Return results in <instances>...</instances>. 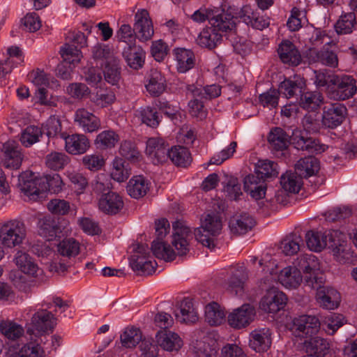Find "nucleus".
<instances>
[{
	"label": "nucleus",
	"instance_id": "1",
	"mask_svg": "<svg viewBox=\"0 0 357 357\" xmlns=\"http://www.w3.org/2000/svg\"><path fill=\"white\" fill-rule=\"evenodd\" d=\"M297 267L283 268L278 276L280 282L286 288H296L302 282L315 289L324 282V274L318 259L312 254L301 255L297 259Z\"/></svg>",
	"mask_w": 357,
	"mask_h": 357
},
{
	"label": "nucleus",
	"instance_id": "2",
	"mask_svg": "<svg viewBox=\"0 0 357 357\" xmlns=\"http://www.w3.org/2000/svg\"><path fill=\"white\" fill-rule=\"evenodd\" d=\"M222 228V220L217 213L206 215L201 227L195 229V236L198 242L210 250H214L215 237L219 235Z\"/></svg>",
	"mask_w": 357,
	"mask_h": 357
},
{
	"label": "nucleus",
	"instance_id": "3",
	"mask_svg": "<svg viewBox=\"0 0 357 357\" xmlns=\"http://www.w3.org/2000/svg\"><path fill=\"white\" fill-rule=\"evenodd\" d=\"M26 236L24 224L17 220H10L0 226V242L7 248L20 245Z\"/></svg>",
	"mask_w": 357,
	"mask_h": 357
},
{
	"label": "nucleus",
	"instance_id": "4",
	"mask_svg": "<svg viewBox=\"0 0 357 357\" xmlns=\"http://www.w3.org/2000/svg\"><path fill=\"white\" fill-rule=\"evenodd\" d=\"M329 248L332 250L335 260L340 264H351L356 258L354 251L347 241V235L339 230L330 231Z\"/></svg>",
	"mask_w": 357,
	"mask_h": 357
},
{
	"label": "nucleus",
	"instance_id": "5",
	"mask_svg": "<svg viewBox=\"0 0 357 357\" xmlns=\"http://www.w3.org/2000/svg\"><path fill=\"white\" fill-rule=\"evenodd\" d=\"M134 253L131 256L130 265L135 271L150 275L155 271L156 262L150 259L149 248L146 245H134Z\"/></svg>",
	"mask_w": 357,
	"mask_h": 357
},
{
	"label": "nucleus",
	"instance_id": "6",
	"mask_svg": "<svg viewBox=\"0 0 357 357\" xmlns=\"http://www.w3.org/2000/svg\"><path fill=\"white\" fill-rule=\"evenodd\" d=\"M18 186L25 195L33 198L47 191L44 178L30 171L24 172L19 176Z\"/></svg>",
	"mask_w": 357,
	"mask_h": 357
},
{
	"label": "nucleus",
	"instance_id": "7",
	"mask_svg": "<svg viewBox=\"0 0 357 357\" xmlns=\"http://www.w3.org/2000/svg\"><path fill=\"white\" fill-rule=\"evenodd\" d=\"M335 82L328 92L329 97L336 100H344L354 96L356 93V82L349 75H336Z\"/></svg>",
	"mask_w": 357,
	"mask_h": 357
},
{
	"label": "nucleus",
	"instance_id": "8",
	"mask_svg": "<svg viewBox=\"0 0 357 357\" xmlns=\"http://www.w3.org/2000/svg\"><path fill=\"white\" fill-rule=\"evenodd\" d=\"M320 329V322L315 316L303 314L293 320L292 330L296 336L308 339Z\"/></svg>",
	"mask_w": 357,
	"mask_h": 357
},
{
	"label": "nucleus",
	"instance_id": "9",
	"mask_svg": "<svg viewBox=\"0 0 357 357\" xmlns=\"http://www.w3.org/2000/svg\"><path fill=\"white\" fill-rule=\"evenodd\" d=\"M13 262L21 273L29 278H38L43 274V270L39 267L36 260L23 250L15 252Z\"/></svg>",
	"mask_w": 357,
	"mask_h": 357
},
{
	"label": "nucleus",
	"instance_id": "10",
	"mask_svg": "<svg viewBox=\"0 0 357 357\" xmlns=\"http://www.w3.org/2000/svg\"><path fill=\"white\" fill-rule=\"evenodd\" d=\"M2 164L8 169H17L22 165L23 154L18 143L14 140H8L3 145Z\"/></svg>",
	"mask_w": 357,
	"mask_h": 357
},
{
	"label": "nucleus",
	"instance_id": "11",
	"mask_svg": "<svg viewBox=\"0 0 357 357\" xmlns=\"http://www.w3.org/2000/svg\"><path fill=\"white\" fill-rule=\"evenodd\" d=\"M255 316V308L250 304H244L231 312L227 320L231 327L241 329L248 326L254 320Z\"/></svg>",
	"mask_w": 357,
	"mask_h": 357
},
{
	"label": "nucleus",
	"instance_id": "12",
	"mask_svg": "<svg viewBox=\"0 0 357 357\" xmlns=\"http://www.w3.org/2000/svg\"><path fill=\"white\" fill-rule=\"evenodd\" d=\"M134 30L138 39L142 42L147 41L152 38L154 31L147 10L142 9L136 13Z\"/></svg>",
	"mask_w": 357,
	"mask_h": 357
},
{
	"label": "nucleus",
	"instance_id": "13",
	"mask_svg": "<svg viewBox=\"0 0 357 357\" xmlns=\"http://www.w3.org/2000/svg\"><path fill=\"white\" fill-rule=\"evenodd\" d=\"M346 114L347 108L342 104H331L324 108L322 123L328 128H335L343 122Z\"/></svg>",
	"mask_w": 357,
	"mask_h": 357
},
{
	"label": "nucleus",
	"instance_id": "14",
	"mask_svg": "<svg viewBox=\"0 0 357 357\" xmlns=\"http://www.w3.org/2000/svg\"><path fill=\"white\" fill-rule=\"evenodd\" d=\"M174 233L172 245L177 251V255H185L188 249V237L190 233V229L180 220L174 222L172 225Z\"/></svg>",
	"mask_w": 357,
	"mask_h": 357
},
{
	"label": "nucleus",
	"instance_id": "15",
	"mask_svg": "<svg viewBox=\"0 0 357 357\" xmlns=\"http://www.w3.org/2000/svg\"><path fill=\"white\" fill-rule=\"evenodd\" d=\"M31 324L38 332L46 333L53 331L56 325V318L47 309H41L33 314Z\"/></svg>",
	"mask_w": 357,
	"mask_h": 357
},
{
	"label": "nucleus",
	"instance_id": "16",
	"mask_svg": "<svg viewBox=\"0 0 357 357\" xmlns=\"http://www.w3.org/2000/svg\"><path fill=\"white\" fill-rule=\"evenodd\" d=\"M292 144L298 150L306 151L310 153H321L324 152L328 146L320 143L318 139L307 137L303 133L294 132L292 137Z\"/></svg>",
	"mask_w": 357,
	"mask_h": 357
},
{
	"label": "nucleus",
	"instance_id": "17",
	"mask_svg": "<svg viewBox=\"0 0 357 357\" xmlns=\"http://www.w3.org/2000/svg\"><path fill=\"white\" fill-rule=\"evenodd\" d=\"M155 341L158 346L169 352L178 351L183 346V340L180 336L168 330H160L157 332Z\"/></svg>",
	"mask_w": 357,
	"mask_h": 357
},
{
	"label": "nucleus",
	"instance_id": "18",
	"mask_svg": "<svg viewBox=\"0 0 357 357\" xmlns=\"http://www.w3.org/2000/svg\"><path fill=\"white\" fill-rule=\"evenodd\" d=\"M122 197L114 192L103 193L98 200V208L104 213L115 215L123 208Z\"/></svg>",
	"mask_w": 357,
	"mask_h": 357
},
{
	"label": "nucleus",
	"instance_id": "19",
	"mask_svg": "<svg viewBox=\"0 0 357 357\" xmlns=\"http://www.w3.org/2000/svg\"><path fill=\"white\" fill-rule=\"evenodd\" d=\"M271 335L268 328L254 330L250 334V347L257 352L266 351L272 344Z\"/></svg>",
	"mask_w": 357,
	"mask_h": 357
},
{
	"label": "nucleus",
	"instance_id": "20",
	"mask_svg": "<svg viewBox=\"0 0 357 357\" xmlns=\"http://www.w3.org/2000/svg\"><path fill=\"white\" fill-rule=\"evenodd\" d=\"M74 121L77 126L87 132H94L100 127V119L84 108L76 110L74 115Z\"/></svg>",
	"mask_w": 357,
	"mask_h": 357
},
{
	"label": "nucleus",
	"instance_id": "21",
	"mask_svg": "<svg viewBox=\"0 0 357 357\" xmlns=\"http://www.w3.org/2000/svg\"><path fill=\"white\" fill-rule=\"evenodd\" d=\"M213 16L211 21V25L215 31L220 32H227L232 31L236 27V18L229 10L220 11L215 8Z\"/></svg>",
	"mask_w": 357,
	"mask_h": 357
},
{
	"label": "nucleus",
	"instance_id": "22",
	"mask_svg": "<svg viewBox=\"0 0 357 357\" xmlns=\"http://www.w3.org/2000/svg\"><path fill=\"white\" fill-rule=\"evenodd\" d=\"M255 225L254 218L247 213L235 214L229 222V228L233 234L242 235L250 231Z\"/></svg>",
	"mask_w": 357,
	"mask_h": 357
},
{
	"label": "nucleus",
	"instance_id": "23",
	"mask_svg": "<svg viewBox=\"0 0 357 357\" xmlns=\"http://www.w3.org/2000/svg\"><path fill=\"white\" fill-rule=\"evenodd\" d=\"M169 149L164 140L152 137L146 142V153L154 164L161 163L167 159Z\"/></svg>",
	"mask_w": 357,
	"mask_h": 357
},
{
	"label": "nucleus",
	"instance_id": "24",
	"mask_svg": "<svg viewBox=\"0 0 357 357\" xmlns=\"http://www.w3.org/2000/svg\"><path fill=\"white\" fill-rule=\"evenodd\" d=\"M287 298L281 291H270L261 299L260 307L268 313H275L282 309Z\"/></svg>",
	"mask_w": 357,
	"mask_h": 357
},
{
	"label": "nucleus",
	"instance_id": "25",
	"mask_svg": "<svg viewBox=\"0 0 357 357\" xmlns=\"http://www.w3.org/2000/svg\"><path fill=\"white\" fill-rule=\"evenodd\" d=\"M63 139L66 151L71 155L84 154L90 147L89 139L82 134L66 135Z\"/></svg>",
	"mask_w": 357,
	"mask_h": 357
},
{
	"label": "nucleus",
	"instance_id": "26",
	"mask_svg": "<svg viewBox=\"0 0 357 357\" xmlns=\"http://www.w3.org/2000/svg\"><path fill=\"white\" fill-rule=\"evenodd\" d=\"M122 54L130 68L139 70L143 67L145 62L146 52L141 46L135 45L125 47Z\"/></svg>",
	"mask_w": 357,
	"mask_h": 357
},
{
	"label": "nucleus",
	"instance_id": "27",
	"mask_svg": "<svg viewBox=\"0 0 357 357\" xmlns=\"http://www.w3.org/2000/svg\"><path fill=\"white\" fill-rule=\"evenodd\" d=\"M316 298L319 304L323 308L334 310L337 307L340 303V294L333 288L318 287Z\"/></svg>",
	"mask_w": 357,
	"mask_h": 357
},
{
	"label": "nucleus",
	"instance_id": "28",
	"mask_svg": "<svg viewBox=\"0 0 357 357\" xmlns=\"http://www.w3.org/2000/svg\"><path fill=\"white\" fill-rule=\"evenodd\" d=\"M278 52L284 63L298 66L301 62V55L295 45L289 40H284L279 45Z\"/></svg>",
	"mask_w": 357,
	"mask_h": 357
},
{
	"label": "nucleus",
	"instance_id": "29",
	"mask_svg": "<svg viewBox=\"0 0 357 357\" xmlns=\"http://www.w3.org/2000/svg\"><path fill=\"white\" fill-rule=\"evenodd\" d=\"M244 190L253 199L258 200L265 197L266 184L264 180L258 176L250 174L244 178Z\"/></svg>",
	"mask_w": 357,
	"mask_h": 357
},
{
	"label": "nucleus",
	"instance_id": "30",
	"mask_svg": "<svg viewBox=\"0 0 357 357\" xmlns=\"http://www.w3.org/2000/svg\"><path fill=\"white\" fill-rule=\"evenodd\" d=\"M6 353L9 357H45L43 348L35 341L27 342L18 349L10 348Z\"/></svg>",
	"mask_w": 357,
	"mask_h": 357
},
{
	"label": "nucleus",
	"instance_id": "31",
	"mask_svg": "<svg viewBox=\"0 0 357 357\" xmlns=\"http://www.w3.org/2000/svg\"><path fill=\"white\" fill-rule=\"evenodd\" d=\"M304 342L307 356H312L314 357H324L326 355L330 349L329 342L321 337H311Z\"/></svg>",
	"mask_w": 357,
	"mask_h": 357
},
{
	"label": "nucleus",
	"instance_id": "32",
	"mask_svg": "<svg viewBox=\"0 0 357 357\" xmlns=\"http://www.w3.org/2000/svg\"><path fill=\"white\" fill-rule=\"evenodd\" d=\"M38 232L47 241L55 239L61 232L57 221L51 216H45L38 222Z\"/></svg>",
	"mask_w": 357,
	"mask_h": 357
},
{
	"label": "nucleus",
	"instance_id": "33",
	"mask_svg": "<svg viewBox=\"0 0 357 357\" xmlns=\"http://www.w3.org/2000/svg\"><path fill=\"white\" fill-rule=\"evenodd\" d=\"M174 54L176 61L177 70L181 73H185L195 65V55L193 52L185 48H176Z\"/></svg>",
	"mask_w": 357,
	"mask_h": 357
},
{
	"label": "nucleus",
	"instance_id": "34",
	"mask_svg": "<svg viewBox=\"0 0 357 357\" xmlns=\"http://www.w3.org/2000/svg\"><path fill=\"white\" fill-rule=\"evenodd\" d=\"M222 33L215 31L212 26L204 29L199 34L196 41L203 47L213 49L222 41Z\"/></svg>",
	"mask_w": 357,
	"mask_h": 357
},
{
	"label": "nucleus",
	"instance_id": "35",
	"mask_svg": "<svg viewBox=\"0 0 357 357\" xmlns=\"http://www.w3.org/2000/svg\"><path fill=\"white\" fill-rule=\"evenodd\" d=\"M150 183L143 176H135L130 179L127 184V192L128 195L135 198L139 199L144 197L149 190Z\"/></svg>",
	"mask_w": 357,
	"mask_h": 357
},
{
	"label": "nucleus",
	"instance_id": "36",
	"mask_svg": "<svg viewBox=\"0 0 357 357\" xmlns=\"http://www.w3.org/2000/svg\"><path fill=\"white\" fill-rule=\"evenodd\" d=\"M295 169L301 177H310L318 172L319 162L314 157H305L297 162Z\"/></svg>",
	"mask_w": 357,
	"mask_h": 357
},
{
	"label": "nucleus",
	"instance_id": "37",
	"mask_svg": "<svg viewBox=\"0 0 357 357\" xmlns=\"http://www.w3.org/2000/svg\"><path fill=\"white\" fill-rule=\"evenodd\" d=\"M329 235L321 231H309L306 233V244L310 250L320 252L329 245Z\"/></svg>",
	"mask_w": 357,
	"mask_h": 357
},
{
	"label": "nucleus",
	"instance_id": "38",
	"mask_svg": "<svg viewBox=\"0 0 357 357\" xmlns=\"http://www.w3.org/2000/svg\"><path fill=\"white\" fill-rule=\"evenodd\" d=\"M268 139L275 151H284L290 144L289 135L283 129L278 127L271 130Z\"/></svg>",
	"mask_w": 357,
	"mask_h": 357
},
{
	"label": "nucleus",
	"instance_id": "39",
	"mask_svg": "<svg viewBox=\"0 0 357 357\" xmlns=\"http://www.w3.org/2000/svg\"><path fill=\"white\" fill-rule=\"evenodd\" d=\"M310 57L315 62H319L322 65L330 68H336L338 66L337 54L328 47H324L320 50H313L310 53Z\"/></svg>",
	"mask_w": 357,
	"mask_h": 357
},
{
	"label": "nucleus",
	"instance_id": "40",
	"mask_svg": "<svg viewBox=\"0 0 357 357\" xmlns=\"http://www.w3.org/2000/svg\"><path fill=\"white\" fill-rule=\"evenodd\" d=\"M176 319L185 324L195 323L198 320V313L189 299L183 300L178 312L175 314Z\"/></svg>",
	"mask_w": 357,
	"mask_h": 357
},
{
	"label": "nucleus",
	"instance_id": "41",
	"mask_svg": "<svg viewBox=\"0 0 357 357\" xmlns=\"http://www.w3.org/2000/svg\"><path fill=\"white\" fill-rule=\"evenodd\" d=\"M248 278V273L244 266H240L234 271L228 280L227 289L234 292L235 294H240L244 287V284Z\"/></svg>",
	"mask_w": 357,
	"mask_h": 357
},
{
	"label": "nucleus",
	"instance_id": "42",
	"mask_svg": "<svg viewBox=\"0 0 357 357\" xmlns=\"http://www.w3.org/2000/svg\"><path fill=\"white\" fill-rule=\"evenodd\" d=\"M169 158L177 166L185 167L192 161L191 154L189 150L181 146H175L168 151L167 158Z\"/></svg>",
	"mask_w": 357,
	"mask_h": 357
},
{
	"label": "nucleus",
	"instance_id": "43",
	"mask_svg": "<svg viewBox=\"0 0 357 357\" xmlns=\"http://www.w3.org/2000/svg\"><path fill=\"white\" fill-rule=\"evenodd\" d=\"M187 90L193 98H200V99H212L221 94V88L218 84L207 85L203 88L190 85L187 87Z\"/></svg>",
	"mask_w": 357,
	"mask_h": 357
},
{
	"label": "nucleus",
	"instance_id": "44",
	"mask_svg": "<svg viewBox=\"0 0 357 357\" xmlns=\"http://www.w3.org/2000/svg\"><path fill=\"white\" fill-rule=\"evenodd\" d=\"M146 90L153 96H159L162 93L166 88V79L162 74L157 70H152L148 84L146 85Z\"/></svg>",
	"mask_w": 357,
	"mask_h": 357
},
{
	"label": "nucleus",
	"instance_id": "45",
	"mask_svg": "<svg viewBox=\"0 0 357 357\" xmlns=\"http://www.w3.org/2000/svg\"><path fill=\"white\" fill-rule=\"evenodd\" d=\"M105 80L112 84H116L121 77L120 60L116 56L111 58L101 66Z\"/></svg>",
	"mask_w": 357,
	"mask_h": 357
},
{
	"label": "nucleus",
	"instance_id": "46",
	"mask_svg": "<svg viewBox=\"0 0 357 357\" xmlns=\"http://www.w3.org/2000/svg\"><path fill=\"white\" fill-rule=\"evenodd\" d=\"M324 102L322 94L318 91L303 93L300 98V106L307 111H315Z\"/></svg>",
	"mask_w": 357,
	"mask_h": 357
},
{
	"label": "nucleus",
	"instance_id": "47",
	"mask_svg": "<svg viewBox=\"0 0 357 357\" xmlns=\"http://www.w3.org/2000/svg\"><path fill=\"white\" fill-rule=\"evenodd\" d=\"M304 83L299 77H294V79H284L280 84L278 90L279 95H283L287 98L294 96L298 92H301Z\"/></svg>",
	"mask_w": 357,
	"mask_h": 357
},
{
	"label": "nucleus",
	"instance_id": "48",
	"mask_svg": "<svg viewBox=\"0 0 357 357\" xmlns=\"http://www.w3.org/2000/svg\"><path fill=\"white\" fill-rule=\"evenodd\" d=\"M119 139L118 134L113 130H107L102 131L97 135L95 144L100 150H107L114 148Z\"/></svg>",
	"mask_w": 357,
	"mask_h": 357
},
{
	"label": "nucleus",
	"instance_id": "49",
	"mask_svg": "<svg viewBox=\"0 0 357 357\" xmlns=\"http://www.w3.org/2000/svg\"><path fill=\"white\" fill-rule=\"evenodd\" d=\"M280 184L285 192L298 193L302 185V178L296 173L287 172L282 175Z\"/></svg>",
	"mask_w": 357,
	"mask_h": 357
},
{
	"label": "nucleus",
	"instance_id": "50",
	"mask_svg": "<svg viewBox=\"0 0 357 357\" xmlns=\"http://www.w3.org/2000/svg\"><path fill=\"white\" fill-rule=\"evenodd\" d=\"M225 317V314L219 304L213 302L205 307L206 321L211 326L220 325Z\"/></svg>",
	"mask_w": 357,
	"mask_h": 357
},
{
	"label": "nucleus",
	"instance_id": "51",
	"mask_svg": "<svg viewBox=\"0 0 357 357\" xmlns=\"http://www.w3.org/2000/svg\"><path fill=\"white\" fill-rule=\"evenodd\" d=\"M151 250L155 257L166 261H173L176 257V252L171 246L160 240L153 241Z\"/></svg>",
	"mask_w": 357,
	"mask_h": 357
},
{
	"label": "nucleus",
	"instance_id": "52",
	"mask_svg": "<svg viewBox=\"0 0 357 357\" xmlns=\"http://www.w3.org/2000/svg\"><path fill=\"white\" fill-rule=\"evenodd\" d=\"M356 24V15L354 13L342 14L335 24V29L337 34H349L353 31Z\"/></svg>",
	"mask_w": 357,
	"mask_h": 357
},
{
	"label": "nucleus",
	"instance_id": "53",
	"mask_svg": "<svg viewBox=\"0 0 357 357\" xmlns=\"http://www.w3.org/2000/svg\"><path fill=\"white\" fill-rule=\"evenodd\" d=\"M125 161L121 158H115L112 163L111 177L118 181L123 182L130 175V169L126 165Z\"/></svg>",
	"mask_w": 357,
	"mask_h": 357
},
{
	"label": "nucleus",
	"instance_id": "54",
	"mask_svg": "<svg viewBox=\"0 0 357 357\" xmlns=\"http://www.w3.org/2000/svg\"><path fill=\"white\" fill-rule=\"evenodd\" d=\"M69 162V157L63 152L53 151L45 157L46 166L54 171L63 169Z\"/></svg>",
	"mask_w": 357,
	"mask_h": 357
},
{
	"label": "nucleus",
	"instance_id": "55",
	"mask_svg": "<svg viewBox=\"0 0 357 357\" xmlns=\"http://www.w3.org/2000/svg\"><path fill=\"white\" fill-rule=\"evenodd\" d=\"M60 54L64 62L73 66L77 64L82 57L80 50L69 43H66L61 47Z\"/></svg>",
	"mask_w": 357,
	"mask_h": 357
},
{
	"label": "nucleus",
	"instance_id": "56",
	"mask_svg": "<svg viewBox=\"0 0 357 357\" xmlns=\"http://www.w3.org/2000/svg\"><path fill=\"white\" fill-rule=\"evenodd\" d=\"M257 176L261 178L277 176L278 174V164L268 160H259L255 166Z\"/></svg>",
	"mask_w": 357,
	"mask_h": 357
},
{
	"label": "nucleus",
	"instance_id": "57",
	"mask_svg": "<svg viewBox=\"0 0 357 357\" xmlns=\"http://www.w3.org/2000/svg\"><path fill=\"white\" fill-rule=\"evenodd\" d=\"M91 53L93 59L101 66H103V63L107 62L111 58L116 57L110 47L102 43H98L93 46Z\"/></svg>",
	"mask_w": 357,
	"mask_h": 357
},
{
	"label": "nucleus",
	"instance_id": "58",
	"mask_svg": "<svg viewBox=\"0 0 357 357\" xmlns=\"http://www.w3.org/2000/svg\"><path fill=\"white\" fill-rule=\"evenodd\" d=\"M0 331L5 337L10 340L20 338L24 332L21 325L11 321H1Z\"/></svg>",
	"mask_w": 357,
	"mask_h": 357
},
{
	"label": "nucleus",
	"instance_id": "59",
	"mask_svg": "<svg viewBox=\"0 0 357 357\" xmlns=\"http://www.w3.org/2000/svg\"><path fill=\"white\" fill-rule=\"evenodd\" d=\"M43 135L40 128L35 126L26 127L21 133L20 142L25 147H30L39 141Z\"/></svg>",
	"mask_w": 357,
	"mask_h": 357
},
{
	"label": "nucleus",
	"instance_id": "60",
	"mask_svg": "<svg viewBox=\"0 0 357 357\" xmlns=\"http://www.w3.org/2000/svg\"><path fill=\"white\" fill-rule=\"evenodd\" d=\"M79 250V243L73 238L63 239L58 245L59 253L70 259L77 255Z\"/></svg>",
	"mask_w": 357,
	"mask_h": 357
},
{
	"label": "nucleus",
	"instance_id": "61",
	"mask_svg": "<svg viewBox=\"0 0 357 357\" xmlns=\"http://www.w3.org/2000/svg\"><path fill=\"white\" fill-rule=\"evenodd\" d=\"M142 338V335L139 328H126L121 335V342L123 347L126 348H133L138 344Z\"/></svg>",
	"mask_w": 357,
	"mask_h": 357
},
{
	"label": "nucleus",
	"instance_id": "62",
	"mask_svg": "<svg viewBox=\"0 0 357 357\" xmlns=\"http://www.w3.org/2000/svg\"><path fill=\"white\" fill-rule=\"evenodd\" d=\"M65 174L75 191L78 194L82 193L88 185L86 178L82 173L74 169H67Z\"/></svg>",
	"mask_w": 357,
	"mask_h": 357
},
{
	"label": "nucleus",
	"instance_id": "63",
	"mask_svg": "<svg viewBox=\"0 0 357 357\" xmlns=\"http://www.w3.org/2000/svg\"><path fill=\"white\" fill-rule=\"evenodd\" d=\"M223 189L226 196L234 200H237L242 195L241 186L238 179L233 176L226 177L223 181Z\"/></svg>",
	"mask_w": 357,
	"mask_h": 357
},
{
	"label": "nucleus",
	"instance_id": "64",
	"mask_svg": "<svg viewBox=\"0 0 357 357\" xmlns=\"http://www.w3.org/2000/svg\"><path fill=\"white\" fill-rule=\"evenodd\" d=\"M301 242L302 239L300 236H289L281 242L280 249L286 255H293L299 251Z\"/></svg>",
	"mask_w": 357,
	"mask_h": 357
}]
</instances>
